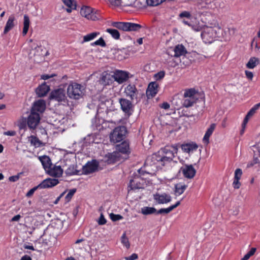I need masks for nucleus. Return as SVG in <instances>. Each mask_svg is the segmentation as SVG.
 <instances>
[{
  "instance_id": "1",
  "label": "nucleus",
  "mask_w": 260,
  "mask_h": 260,
  "mask_svg": "<svg viewBox=\"0 0 260 260\" xmlns=\"http://www.w3.org/2000/svg\"><path fill=\"white\" fill-rule=\"evenodd\" d=\"M178 151V144L167 145L156 153L148 157L146 160V165L154 166L156 169L158 167H167L172 162L177 161L174 160Z\"/></svg>"
},
{
  "instance_id": "2",
  "label": "nucleus",
  "mask_w": 260,
  "mask_h": 260,
  "mask_svg": "<svg viewBox=\"0 0 260 260\" xmlns=\"http://www.w3.org/2000/svg\"><path fill=\"white\" fill-rule=\"evenodd\" d=\"M149 165H146V162L144 167L139 169L137 173L133 177V179L129 181L128 187V192L131 190H135L138 189L144 188L146 184V182L144 176L147 174H152L154 172H150L148 167Z\"/></svg>"
},
{
  "instance_id": "3",
  "label": "nucleus",
  "mask_w": 260,
  "mask_h": 260,
  "mask_svg": "<svg viewBox=\"0 0 260 260\" xmlns=\"http://www.w3.org/2000/svg\"><path fill=\"white\" fill-rule=\"evenodd\" d=\"M221 29L219 27H207L201 33V37L206 44H211L219 37Z\"/></svg>"
},
{
  "instance_id": "4",
  "label": "nucleus",
  "mask_w": 260,
  "mask_h": 260,
  "mask_svg": "<svg viewBox=\"0 0 260 260\" xmlns=\"http://www.w3.org/2000/svg\"><path fill=\"white\" fill-rule=\"evenodd\" d=\"M85 88L81 84L76 83H71L67 88V95L72 99L79 100L84 95Z\"/></svg>"
},
{
  "instance_id": "5",
  "label": "nucleus",
  "mask_w": 260,
  "mask_h": 260,
  "mask_svg": "<svg viewBox=\"0 0 260 260\" xmlns=\"http://www.w3.org/2000/svg\"><path fill=\"white\" fill-rule=\"evenodd\" d=\"M111 25L119 30L125 31H139L142 27L139 24L128 22H112Z\"/></svg>"
},
{
  "instance_id": "6",
  "label": "nucleus",
  "mask_w": 260,
  "mask_h": 260,
  "mask_svg": "<svg viewBox=\"0 0 260 260\" xmlns=\"http://www.w3.org/2000/svg\"><path fill=\"white\" fill-rule=\"evenodd\" d=\"M127 133V129L124 126H118L116 127L110 133V139L111 142L114 143L122 141Z\"/></svg>"
},
{
  "instance_id": "7",
  "label": "nucleus",
  "mask_w": 260,
  "mask_h": 260,
  "mask_svg": "<svg viewBox=\"0 0 260 260\" xmlns=\"http://www.w3.org/2000/svg\"><path fill=\"white\" fill-rule=\"evenodd\" d=\"M80 13L82 16L86 18L88 20L95 21L101 18L100 11L88 6H83L81 8Z\"/></svg>"
},
{
  "instance_id": "8",
  "label": "nucleus",
  "mask_w": 260,
  "mask_h": 260,
  "mask_svg": "<svg viewBox=\"0 0 260 260\" xmlns=\"http://www.w3.org/2000/svg\"><path fill=\"white\" fill-rule=\"evenodd\" d=\"M196 91L195 89L190 88L186 90L184 93L183 105L186 108L193 106L197 102L198 99L196 97Z\"/></svg>"
},
{
  "instance_id": "9",
  "label": "nucleus",
  "mask_w": 260,
  "mask_h": 260,
  "mask_svg": "<svg viewBox=\"0 0 260 260\" xmlns=\"http://www.w3.org/2000/svg\"><path fill=\"white\" fill-rule=\"evenodd\" d=\"M119 103L120 105V109L124 113L125 115L131 116L133 112L134 106L131 101L124 99H119Z\"/></svg>"
},
{
  "instance_id": "10",
  "label": "nucleus",
  "mask_w": 260,
  "mask_h": 260,
  "mask_svg": "<svg viewBox=\"0 0 260 260\" xmlns=\"http://www.w3.org/2000/svg\"><path fill=\"white\" fill-rule=\"evenodd\" d=\"M99 166V163L95 159H93L91 161H88L86 165L83 167L82 173L85 175L93 173L98 170Z\"/></svg>"
},
{
  "instance_id": "11",
  "label": "nucleus",
  "mask_w": 260,
  "mask_h": 260,
  "mask_svg": "<svg viewBox=\"0 0 260 260\" xmlns=\"http://www.w3.org/2000/svg\"><path fill=\"white\" fill-rule=\"evenodd\" d=\"M40 121L39 113L30 112V114L27 118V124L30 129H35Z\"/></svg>"
},
{
  "instance_id": "12",
  "label": "nucleus",
  "mask_w": 260,
  "mask_h": 260,
  "mask_svg": "<svg viewBox=\"0 0 260 260\" xmlns=\"http://www.w3.org/2000/svg\"><path fill=\"white\" fill-rule=\"evenodd\" d=\"M155 204H165L170 203L172 200L171 196L166 193L160 194L156 193L153 195Z\"/></svg>"
},
{
  "instance_id": "13",
  "label": "nucleus",
  "mask_w": 260,
  "mask_h": 260,
  "mask_svg": "<svg viewBox=\"0 0 260 260\" xmlns=\"http://www.w3.org/2000/svg\"><path fill=\"white\" fill-rule=\"evenodd\" d=\"M115 81L119 84H122L129 78V73L122 70H116L113 75Z\"/></svg>"
},
{
  "instance_id": "14",
  "label": "nucleus",
  "mask_w": 260,
  "mask_h": 260,
  "mask_svg": "<svg viewBox=\"0 0 260 260\" xmlns=\"http://www.w3.org/2000/svg\"><path fill=\"white\" fill-rule=\"evenodd\" d=\"M50 99L58 102H65L66 96L64 90L63 89L59 88L52 91L50 95Z\"/></svg>"
},
{
  "instance_id": "15",
  "label": "nucleus",
  "mask_w": 260,
  "mask_h": 260,
  "mask_svg": "<svg viewBox=\"0 0 260 260\" xmlns=\"http://www.w3.org/2000/svg\"><path fill=\"white\" fill-rule=\"evenodd\" d=\"M59 181L56 178H48L42 181L40 184V189L53 187L59 183Z\"/></svg>"
},
{
  "instance_id": "16",
  "label": "nucleus",
  "mask_w": 260,
  "mask_h": 260,
  "mask_svg": "<svg viewBox=\"0 0 260 260\" xmlns=\"http://www.w3.org/2000/svg\"><path fill=\"white\" fill-rule=\"evenodd\" d=\"M183 176L187 178H192L196 175V171L192 165H184L181 169Z\"/></svg>"
},
{
  "instance_id": "17",
  "label": "nucleus",
  "mask_w": 260,
  "mask_h": 260,
  "mask_svg": "<svg viewBox=\"0 0 260 260\" xmlns=\"http://www.w3.org/2000/svg\"><path fill=\"white\" fill-rule=\"evenodd\" d=\"M63 172V170L60 166L52 165L46 173L52 177L59 178L62 176Z\"/></svg>"
},
{
  "instance_id": "18",
  "label": "nucleus",
  "mask_w": 260,
  "mask_h": 260,
  "mask_svg": "<svg viewBox=\"0 0 260 260\" xmlns=\"http://www.w3.org/2000/svg\"><path fill=\"white\" fill-rule=\"evenodd\" d=\"M45 103L44 100H38L34 102L30 112L36 113H43L45 109Z\"/></svg>"
},
{
  "instance_id": "19",
  "label": "nucleus",
  "mask_w": 260,
  "mask_h": 260,
  "mask_svg": "<svg viewBox=\"0 0 260 260\" xmlns=\"http://www.w3.org/2000/svg\"><path fill=\"white\" fill-rule=\"evenodd\" d=\"M124 92L132 100L137 98L138 90L135 85L129 84L125 87Z\"/></svg>"
},
{
  "instance_id": "20",
  "label": "nucleus",
  "mask_w": 260,
  "mask_h": 260,
  "mask_svg": "<svg viewBox=\"0 0 260 260\" xmlns=\"http://www.w3.org/2000/svg\"><path fill=\"white\" fill-rule=\"evenodd\" d=\"M120 157V154L118 152L108 153L104 157L105 161L108 164H113L119 160Z\"/></svg>"
},
{
  "instance_id": "21",
  "label": "nucleus",
  "mask_w": 260,
  "mask_h": 260,
  "mask_svg": "<svg viewBox=\"0 0 260 260\" xmlns=\"http://www.w3.org/2000/svg\"><path fill=\"white\" fill-rule=\"evenodd\" d=\"M158 84L156 82H152L149 84L146 91L147 95L149 97H154L158 92Z\"/></svg>"
},
{
  "instance_id": "22",
  "label": "nucleus",
  "mask_w": 260,
  "mask_h": 260,
  "mask_svg": "<svg viewBox=\"0 0 260 260\" xmlns=\"http://www.w3.org/2000/svg\"><path fill=\"white\" fill-rule=\"evenodd\" d=\"M181 148L184 152L189 153L196 151L198 146L196 143L191 142L181 144Z\"/></svg>"
},
{
  "instance_id": "23",
  "label": "nucleus",
  "mask_w": 260,
  "mask_h": 260,
  "mask_svg": "<svg viewBox=\"0 0 260 260\" xmlns=\"http://www.w3.org/2000/svg\"><path fill=\"white\" fill-rule=\"evenodd\" d=\"M116 152L128 154L130 153L129 143L126 141L122 142L120 144L116 145Z\"/></svg>"
},
{
  "instance_id": "24",
  "label": "nucleus",
  "mask_w": 260,
  "mask_h": 260,
  "mask_svg": "<svg viewBox=\"0 0 260 260\" xmlns=\"http://www.w3.org/2000/svg\"><path fill=\"white\" fill-rule=\"evenodd\" d=\"M39 159L41 161L43 167L46 172L50 169L52 166L51 160L48 156L43 155L39 156Z\"/></svg>"
},
{
  "instance_id": "25",
  "label": "nucleus",
  "mask_w": 260,
  "mask_h": 260,
  "mask_svg": "<svg viewBox=\"0 0 260 260\" xmlns=\"http://www.w3.org/2000/svg\"><path fill=\"white\" fill-rule=\"evenodd\" d=\"M187 185L182 182H179L175 184L174 189V194L178 197L181 195L187 189Z\"/></svg>"
},
{
  "instance_id": "26",
  "label": "nucleus",
  "mask_w": 260,
  "mask_h": 260,
  "mask_svg": "<svg viewBox=\"0 0 260 260\" xmlns=\"http://www.w3.org/2000/svg\"><path fill=\"white\" fill-rule=\"evenodd\" d=\"M242 175V171L241 169H237L234 173V180L233 183V187L235 189L240 188L241 183L239 181Z\"/></svg>"
},
{
  "instance_id": "27",
  "label": "nucleus",
  "mask_w": 260,
  "mask_h": 260,
  "mask_svg": "<svg viewBox=\"0 0 260 260\" xmlns=\"http://www.w3.org/2000/svg\"><path fill=\"white\" fill-rule=\"evenodd\" d=\"M216 127V124L212 123L210 125V127L207 129L205 134L203 138V142L206 145L209 143V138L212 135Z\"/></svg>"
},
{
  "instance_id": "28",
  "label": "nucleus",
  "mask_w": 260,
  "mask_h": 260,
  "mask_svg": "<svg viewBox=\"0 0 260 260\" xmlns=\"http://www.w3.org/2000/svg\"><path fill=\"white\" fill-rule=\"evenodd\" d=\"M50 88L46 84H42L40 85L36 89V93L39 97H43L45 96Z\"/></svg>"
},
{
  "instance_id": "29",
  "label": "nucleus",
  "mask_w": 260,
  "mask_h": 260,
  "mask_svg": "<svg viewBox=\"0 0 260 260\" xmlns=\"http://www.w3.org/2000/svg\"><path fill=\"white\" fill-rule=\"evenodd\" d=\"M174 56L179 57L182 55H185L187 53V51L184 46L181 45H177L175 46L174 49Z\"/></svg>"
},
{
  "instance_id": "30",
  "label": "nucleus",
  "mask_w": 260,
  "mask_h": 260,
  "mask_svg": "<svg viewBox=\"0 0 260 260\" xmlns=\"http://www.w3.org/2000/svg\"><path fill=\"white\" fill-rule=\"evenodd\" d=\"M15 20V17L13 15H11L9 18L8 21H7L6 26L4 28V34H6L8 33L10 30H11L13 27L14 26V21Z\"/></svg>"
},
{
  "instance_id": "31",
  "label": "nucleus",
  "mask_w": 260,
  "mask_h": 260,
  "mask_svg": "<svg viewBox=\"0 0 260 260\" xmlns=\"http://www.w3.org/2000/svg\"><path fill=\"white\" fill-rule=\"evenodd\" d=\"M113 79H114L113 75L111 76L110 74H106L102 77L100 82L104 86L109 85L112 83Z\"/></svg>"
},
{
  "instance_id": "32",
  "label": "nucleus",
  "mask_w": 260,
  "mask_h": 260,
  "mask_svg": "<svg viewBox=\"0 0 260 260\" xmlns=\"http://www.w3.org/2000/svg\"><path fill=\"white\" fill-rule=\"evenodd\" d=\"M140 212L144 215L156 214V209L154 207L145 206L141 208Z\"/></svg>"
},
{
  "instance_id": "33",
  "label": "nucleus",
  "mask_w": 260,
  "mask_h": 260,
  "mask_svg": "<svg viewBox=\"0 0 260 260\" xmlns=\"http://www.w3.org/2000/svg\"><path fill=\"white\" fill-rule=\"evenodd\" d=\"M30 25V20L28 15H24L23 28L22 31L23 36L27 34Z\"/></svg>"
},
{
  "instance_id": "34",
  "label": "nucleus",
  "mask_w": 260,
  "mask_h": 260,
  "mask_svg": "<svg viewBox=\"0 0 260 260\" xmlns=\"http://www.w3.org/2000/svg\"><path fill=\"white\" fill-rule=\"evenodd\" d=\"M258 58L255 57H252L249 59L246 66L248 69H254L258 64Z\"/></svg>"
},
{
  "instance_id": "35",
  "label": "nucleus",
  "mask_w": 260,
  "mask_h": 260,
  "mask_svg": "<svg viewBox=\"0 0 260 260\" xmlns=\"http://www.w3.org/2000/svg\"><path fill=\"white\" fill-rule=\"evenodd\" d=\"M79 171L77 170L74 165L70 166L65 171L67 176L79 175Z\"/></svg>"
},
{
  "instance_id": "36",
  "label": "nucleus",
  "mask_w": 260,
  "mask_h": 260,
  "mask_svg": "<svg viewBox=\"0 0 260 260\" xmlns=\"http://www.w3.org/2000/svg\"><path fill=\"white\" fill-rule=\"evenodd\" d=\"M100 33L99 32L96 31L88 34L83 37V42H86L90 41L95 39L97 36L100 35Z\"/></svg>"
},
{
  "instance_id": "37",
  "label": "nucleus",
  "mask_w": 260,
  "mask_h": 260,
  "mask_svg": "<svg viewBox=\"0 0 260 260\" xmlns=\"http://www.w3.org/2000/svg\"><path fill=\"white\" fill-rule=\"evenodd\" d=\"M106 31L110 34L112 37L115 40H118L120 39V33L117 29L109 28L106 29Z\"/></svg>"
},
{
  "instance_id": "38",
  "label": "nucleus",
  "mask_w": 260,
  "mask_h": 260,
  "mask_svg": "<svg viewBox=\"0 0 260 260\" xmlns=\"http://www.w3.org/2000/svg\"><path fill=\"white\" fill-rule=\"evenodd\" d=\"M121 242L122 244L125 246L127 249H128L130 247V243L128 240V239L126 236V234L123 233L121 238Z\"/></svg>"
},
{
  "instance_id": "39",
  "label": "nucleus",
  "mask_w": 260,
  "mask_h": 260,
  "mask_svg": "<svg viewBox=\"0 0 260 260\" xmlns=\"http://www.w3.org/2000/svg\"><path fill=\"white\" fill-rule=\"evenodd\" d=\"M164 1H165V0H146L148 5L151 6H158Z\"/></svg>"
},
{
  "instance_id": "40",
  "label": "nucleus",
  "mask_w": 260,
  "mask_h": 260,
  "mask_svg": "<svg viewBox=\"0 0 260 260\" xmlns=\"http://www.w3.org/2000/svg\"><path fill=\"white\" fill-rule=\"evenodd\" d=\"M76 189H71L69 192L68 193V194L65 197V202L68 203L69 202L71 199L72 198L73 196H74V193L76 192Z\"/></svg>"
},
{
  "instance_id": "41",
  "label": "nucleus",
  "mask_w": 260,
  "mask_h": 260,
  "mask_svg": "<svg viewBox=\"0 0 260 260\" xmlns=\"http://www.w3.org/2000/svg\"><path fill=\"white\" fill-rule=\"evenodd\" d=\"M172 208L171 207H169L167 208H161L159 209L158 210H156V214H167L170 213L172 211Z\"/></svg>"
},
{
  "instance_id": "42",
  "label": "nucleus",
  "mask_w": 260,
  "mask_h": 260,
  "mask_svg": "<svg viewBox=\"0 0 260 260\" xmlns=\"http://www.w3.org/2000/svg\"><path fill=\"white\" fill-rule=\"evenodd\" d=\"M92 45L100 46L101 47H106V44L103 38L101 37L99 39L92 44Z\"/></svg>"
},
{
  "instance_id": "43",
  "label": "nucleus",
  "mask_w": 260,
  "mask_h": 260,
  "mask_svg": "<svg viewBox=\"0 0 260 260\" xmlns=\"http://www.w3.org/2000/svg\"><path fill=\"white\" fill-rule=\"evenodd\" d=\"M38 189H40V186L39 184V185H37V186H35V187H33L32 188L30 189V190H29V191L26 193V197H28V198L31 197V196L34 194V193L35 191L36 190H37Z\"/></svg>"
},
{
  "instance_id": "44",
  "label": "nucleus",
  "mask_w": 260,
  "mask_h": 260,
  "mask_svg": "<svg viewBox=\"0 0 260 260\" xmlns=\"http://www.w3.org/2000/svg\"><path fill=\"white\" fill-rule=\"evenodd\" d=\"M165 76V72L164 71H161L156 74H155L154 76V78L156 80H161L164 78Z\"/></svg>"
},
{
  "instance_id": "45",
  "label": "nucleus",
  "mask_w": 260,
  "mask_h": 260,
  "mask_svg": "<svg viewBox=\"0 0 260 260\" xmlns=\"http://www.w3.org/2000/svg\"><path fill=\"white\" fill-rule=\"evenodd\" d=\"M110 218L113 221H116L122 219V216L119 214H114L112 213L110 214Z\"/></svg>"
},
{
  "instance_id": "46",
  "label": "nucleus",
  "mask_w": 260,
  "mask_h": 260,
  "mask_svg": "<svg viewBox=\"0 0 260 260\" xmlns=\"http://www.w3.org/2000/svg\"><path fill=\"white\" fill-rule=\"evenodd\" d=\"M110 4L114 6H119L122 5V0H108Z\"/></svg>"
},
{
  "instance_id": "47",
  "label": "nucleus",
  "mask_w": 260,
  "mask_h": 260,
  "mask_svg": "<svg viewBox=\"0 0 260 260\" xmlns=\"http://www.w3.org/2000/svg\"><path fill=\"white\" fill-rule=\"evenodd\" d=\"M179 16L181 18L185 17L188 19H190L191 15L189 12L183 11L179 14Z\"/></svg>"
},
{
  "instance_id": "48",
  "label": "nucleus",
  "mask_w": 260,
  "mask_h": 260,
  "mask_svg": "<svg viewBox=\"0 0 260 260\" xmlns=\"http://www.w3.org/2000/svg\"><path fill=\"white\" fill-rule=\"evenodd\" d=\"M106 222H107V220L105 218L104 215L102 214H101L100 217L99 219V221H98L99 224L104 225V224H106Z\"/></svg>"
},
{
  "instance_id": "49",
  "label": "nucleus",
  "mask_w": 260,
  "mask_h": 260,
  "mask_svg": "<svg viewBox=\"0 0 260 260\" xmlns=\"http://www.w3.org/2000/svg\"><path fill=\"white\" fill-rule=\"evenodd\" d=\"M31 143L33 144L34 145H37V144H39L41 142L39 139L37 138L36 137L31 136Z\"/></svg>"
},
{
  "instance_id": "50",
  "label": "nucleus",
  "mask_w": 260,
  "mask_h": 260,
  "mask_svg": "<svg viewBox=\"0 0 260 260\" xmlns=\"http://www.w3.org/2000/svg\"><path fill=\"white\" fill-rule=\"evenodd\" d=\"M246 77L247 79H248L250 80H252L253 77V74L252 72L246 70L245 71Z\"/></svg>"
},
{
  "instance_id": "51",
  "label": "nucleus",
  "mask_w": 260,
  "mask_h": 260,
  "mask_svg": "<svg viewBox=\"0 0 260 260\" xmlns=\"http://www.w3.org/2000/svg\"><path fill=\"white\" fill-rule=\"evenodd\" d=\"M18 126L20 129H24L26 126V123L25 120H22L18 123Z\"/></svg>"
},
{
  "instance_id": "52",
  "label": "nucleus",
  "mask_w": 260,
  "mask_h": 260,
  "mask_svg": "<svg viewBox=\"0 0 260 260\" xmlns=\"http://www.w3.org/2000/svg\"><path fill=\"white\" fill-rule=\"evenodd\" d=\"M19 174L17 175L12 176L9 178V180L11 182H16L18 181L19 179Z\"/></svg>"
},
{
  "instance_id": "53",
  "label": "nucleus",
  "mask_w": 260,
  "mask_h": 260,
  "mask_svg": "<svg viewBox=\"0 0 260 260\" xmlns=\"http://www.w3.org/2000/svg\"><path fill=\"white\" fill-rule=\"evenodd\" d=\"M66 6L68 7L74 6L75 5L73 4V2L72 0H62Z\"/></svg>"
},
{
  "instance_id": "54",
  "label": "nucleus",
  "mask_w": 260,
  "mask_h": 260,
  "mask_svg": "<svg viewBox=\"0 0 260 260\" xmlns=\"http://www.w3.org/2000/svg\"><path fill=\"white\" fill-rule=\"evenodd\" d=\"M138 258V254L136 253H133L131 256L126 257V260H135Z\"/></svg>"
},
{
  "instance_id": "55",
  "label": "nucleus",
  "mask_w": 260,
  "mask_h": 260,
  "mask_svg": "<svg viewBox=\"0 0 260 260\" xmlns=\"http://www.w3.org/2000/svg\"><path fill=\"white\" fill-rule=\"evenodd\" d=\"M160 107L165 110L169 109L170 107V104L167 102H164L162 104L159 105Z\"/></svg>"
},
{
  "instance_id": "56",
  "label": "nucleus",
  "mask_w": 260,
  "mask_h": 260,
  "mask_svg": "<svg viewBox=\"0 0 260 260\" xmlns=\"http://www.w3.org/2000/svg\"><path fill=\"white\" fill-rule=\"evenodd\" d=\"M4 134L7 136H14L16 135V132L14 131H8L5 132Z\"/></svg>"
},
{
  "instance_id": "57",
  "label": "nucleus",
  "mask_w": 260,
  "mask_h": 260,
  "mask_svg": "<svg viewBox=\"0 0 260 260\" xmlns=\"http://www.w3.org/2000/svg\"><path fill=\"white\" fill-rule=\"evenodd\" d=\"M21 218V216L19 214L14 216L11 220V221H18Z\"/></svg>"
},
{
  "instance_id": "58",
  "label": "nucleus",
  "mask_w": 260,
  "mask_h": 260,
  "mask_svg": "<svg viewBox=\"0 0 260 260\" xmlns=\"http://www.w3.org/2000/svg\"><path fill=\"white\" fill-rule=\"evenodd\" d=\"M256 248L252 247L250 249L249 251L247 253L250 256L253 255L256 251Z\"/></svg>"
},
{
  "instance_id": "59",
  "label": "nucleus",
  "mask_w": 260,
  "mask_h": 260,
  "mask_svg": "<svg viewBox=\"0 0 260 260\" xmlns=\"http://www.w3.org/2000/svg\"><path fill=\"white\" fill-rule=\"evenodd\" d=\"M65 194V192H63L62 193H61L59 197H58L57 198V199L55 200V201L54 202V203L55 204H57L59 201L60 200V199L64 196V194Z\"/></svg>"
},
{
  "instance_id": "60",
  "label": "nucleus",
  "mask_w": 260,
  "mask_h": 260,
  "mask_svg": "<svg viewBox=\"0 0 260 260\" xmlns=\"http://www.w3.org/2000/svg\"><path fill=\"white\" fill-rule=\"evenodd\" d=\"M181 204V201H177L174 205L170 206L171 208H172V210H174L175 208H177Z\"/></svg>"
},
{
  "instance_id": "61",
  "label": "nucleus",
  "mask_w": 260,
  "mask_h": 260,
  "mask_svg": "<svg viewBox=\"0 0 260 260\" xmlns=\"http://www.w3.org/2000/svg\"><path fill=\"white\" fill-rule=\"evenodd\" d=\"M255 113V112L254 111V110L251 108L246 115H247V116H249L250 117H251L254 115Z\"/></svg>"
},
{
  "instance_id": "62",
  "label": "nucleus",
  "mask_w": 260,
  "mask_h": 260,
  "mask_svg": "<svg viewBox=\"0 0 260 260\" xmlns=\"http://www.w3.org/2000/svg\"><path fill=\"white\" fill-rule=\"evenodd\" d=\"M54 76H55V75H51V76H49L48 75L45 74V75H42V79H43V80H47V79H48L52 77H53Z\"/></svg>"
},
{
  "instance_id": "63",
  "label": "nucleus",
  "mask_w": 260,
  "mask_h": 260,
  "mask_svg": "<svg viewBox=\"0 0 260 260\" xmlns=\"http://www.w3.org/2000/svg\"><path fill=\"white\" fill-rule=\"evenodd\" d=\"M99 101H101L102 103H105L108 101V99H106L105 97H104L103 95H101L100 96Z\"/></svg>"
},
{
  "instance_id": "64",
  "label": "nucleus",
  "mask_w": 260,
  "mask_h": 260,
  "mask_svg": "<svg viewBox=\"0 0 260 260\" xmlns=\"http://www.w3.org/2000/svg\"><path fill=\"white\" fill-rule=\"evenodd\" d=\"M20 260H32V259L29 256L25 255L21 258Z\"/></svg>"
}]
</instances>
